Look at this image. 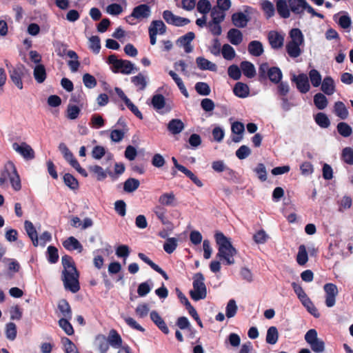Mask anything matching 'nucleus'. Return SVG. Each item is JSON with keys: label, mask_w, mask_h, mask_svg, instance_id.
Wrapping results in <instances>:
<instances>
[{"label": "nucleus", "mask_w": 353, "mask_h": 353, "mask_svg": "<svg viewBox=\"0 0 353 353\" xmlns=\"http://www.w3.org/2000/svg\"><path fill=\"white\" fill-rule=\"evenodd\" d=\"M63 270L61 280L65 290L77 293L80 290L79 274L72 256L65 254L61 258Z\"/></svg>", "instance_id": "f257e3e1"}, {"label": "nucleus", "mask_w": 353, "mask_h": 353, "mask_svg": "<svg viewBox=\"0 0 353 353\" xmlns=\"http://www.w3.org/2000/svg\"><path fill=\"white\" fill-rule=\"evenodd\" d=\"M214 239L219 245L216 257L223 259L226 265H233L234 263L233 257L237 254V250L232 245L230 239L226 237L221 232H216L214 234Z\"/></svg>", "instance_id": "f03ea898"}, {"label": "nucleus", "mask_w": 353, "mask_h": 353, "mask_svg": "<svg viewBox=\"0 0 353 353\" xmlns=\"http://www.w3.org/2000/svg\"><path fill=\"white\" fill-rule=\"evenodd\" d=\"M290 40L288 41V56L297 58L303 52L301 47L304 46V36L299 28H292L289 32Z\"/></svg>", "instance_id": "7ed1b4c3"}, {"label": "nucleus", "mask_w": 353, "mask_h": 353, "mask_svg": "<svg viewBox=\"0 0 353 353\" xmlns=\"http://www.w3.org/2000/svg\"><path fill=\"white\" fill-rule=\"evenodd\" d=\"M9 76L13 84L19 90L23 88V81H30V70L22 63H18L9 70Z\"/></svg>", "instance_id": "20e7f679"}, {"label": "nucleus", "mask_w": 353, "mask_h": 353, "mask_svg": "<svg viewBox=\"0 0 353 353\" xmlns=\"http://www.w3.org/2000/svg\"><path fill=\"white\" fill-rule=\"evenodd\" d=\"M283 74L278 67H269L268 63H262L259 68V81L263 82L268 79L274 83H279Z\"/></svg>", "instance_id": "39448f33"}, {"label": "nucleus", "mask_w": 353, "mask_h": 353, "mask_svg": "<svg viewBox=\"0 0 353 353\" xmlns=\"http://www.w3.org/2000/svg\"><path fill=\"white\" fill-rule=\"evenodd\" d=\"M204 280V276L201 272L196 273L193 276V290H190V295L195 301L206 298L207 288Z\"/></svg>", "instance_id": "423d86ee"}, {"label": "nucleus", "mask_w": 353, "mask_h": 353, "mask_svg": "<svg viewBox=\"0 0 353 353\" xmlns=\"http://www.w3.org/2000/svg\"><path fill=\"white\" fill-rule=\"evenodd\" d=\"M109 64L112 65V72L117 73L120 72L122 74H131L134 69V64L128 60L119 59L115 54H111L108 58Z\"/></svg>", "instance_id": "0eeeda50"}, {"label": "nucleus", "mask_w": 353, "mask_h": 353, "mask_svg": "<svg viewBox=\"0 0 353 353\" xmlns=\"http://www.w3.org/2000/svg\"><path fill=\"white\" fill-rule=\"evenodd\" d=\"M6 174L12 188L15 191L20 190L21 188V179L17 168L12 161H8L6 163Z\"/></svg>", "instance_id": "6e6552de"}, {"label": "nucleus", "mask_w": 353, "mask_h": 353, "mask_svg": "<svg viewBox=\"0 0 353 353\" xmlns=\"http://www.w3.org/2000/svg\"><path fill=\"white\" fill-rule=\"evenodd\" d=\"M166 26L161 20H154L148 28L150 44L154 46L157 42V34H164L166 32Z\"/></svg>", "instance_id": "1a4fd4ad"}, {"label": "nucleus", "mask_w": 353, "mask_h": 353, "mask_svg": "<svg viewBox=\"0 0 353 353\" xmlns=\"http://www.w3.org/2000/svg\"><path fill=\"white\" fill-rule=\"evenodd\" d=\"M323 290L325 293V303L326 306L328 307H333L335 305L336 297L339 293L337 286L334 283H327L324 285Z\"/></svg>", "instance_id": "9d476101"}, {"label": "nucleus", "mask_w": 353, "mask_h": 353, "mask_svg": "<svg viewBox=\"0 0 353 353\" xmlns=\"http://www.w3.org/2000/svg\"><path fill=\"white\" fill-rule=\"evenodd\" d=\"M12 148L26 160H32L35 157L34 150L25 142L21 143L20 145L17 143H14Z\"/></svg>", "instance_id": "9b49d317"}, {"label": "nucleus", "mask_w": 353, "mask_h": 353, "mask_svg": "<svg viewBox=\"0 0 353 353\" xmlns=\"http://www.w3.org/2000/svg\"><path fill=\"white\" fill-rule=\"evenodd\" d=\"M151 14V9L147 4H141L134 8L132 13L128 17L141 21L148 19Z\"/></svg>", "instance_id": "f8f14e48"}, {"label": "nucleus", "mask_w": 353, "mask_h": 353, "mask_svg": "<svg viewBox=\"0 0 353 353\" xmlns=\"http://www.w3.org/2000/svg\"><path fill=\"white\" fill-rule=\"evenodd\" d=\"M292 81L296 83L298 90L303 94L307 93L310 88L308 77L305 74H300L298 76L293 75Z\"/></svg>", "instance_id": "ddd939ff"}, {"label": "nucleus", "mask_w": 353, "mask_h": 353, "mask_svg": "<svg viewBox=\"0 0 353 353\" xmlns=\"http://www.w3.org/2000/svg\"><path fill=\"white\" fill-rule=\"evenodd\" d=\"M152 321L157 326V327L165 334H168L170 330L162 317L156 310H152L150 314Z\"/></svg>", "instance_id": "4468645a"}, {"label": "nucleus", "mask_w": 353, "mask_h": 353, "mask_svg": "<svg viewBox=\"0 0 353 353\" xmlns=\"http://www.w3.org/2000/svg\"><path fill=\"white\" fill-rule=\"evenodd\" d=\"M139 258L142 260L143 262H145L146 264H148L152 270L160 274L165 280H168L169 277L167 273L161 268L158 265L154 263L149 257H148L145 254L143 253H139L138 254Z\"/></svg>", "instance_id": "2eb2a0df"}, {"label": "nucleus", "mask_w": 353, "mask_h": 353, "mask_svg": "<svg viewBox=\"0 0 353 353\" xmlns=\"http://www.w3.org/2000/svg\"><path fill=\"white\" fill-rule=\"evenodd\" d=\"M268 40L272 48L278 49L283 45V37L276 31H270L269 32Z\"/></svg>", "instance_id": "dca6fc26"}, {"label": "nucleus", "mask_w": 353, "mask_h": 353, "mask_svg": "<svg viewBox=\"0 0 353 353\" xmlns=\"http://www.w3.org/2000/svg\"><path fill=\"white\" fill-rule=\"evenodd\" d=\"M24 227L28 236L32 241L33 245L37 247L39 245L38 234L34 225L31 221H26Z\"/></svg>", "instance_id": "f3484780"}, {"label": "nucleus", "mask_w": 353, "mask_h": 353, "mask_svg": "<svg viewBox=\"0 0 353 353\" xmlns=\"http://www.w3.org/2000/svg\"><path fill=\"white\" fill-rule=\"evenodd\" d=\"M63 246L69 251L79 250L81 252L83 247L80 242L74 236H70L63 242Z\"/></svg>", "instance_id": "a211bd4d"}, {"label": "nucleus", "mask_w": 353, "mask_h": 353, "mask_svg": "<svg viewBox=\"0 0 353 353\" xmlns=\"http://www.w3.org/2000/svg\"><path fill=\"white\" fill-rule=\"evenodd\" d=\"M227 37L230 42L234 46H238L243 41V34L236 28H231L228 32Z\"/></svg>", "instance_id": "6ab92c4d"}, {"label": "nucleus", "mask_w": 353, "mask_h": 353, "mask_svg": "<svg viewBox=\"0 0 353 353\" xmlns=\"http://www.w3.org/2000/svg\"><path fill=\"white\" fill-rule=\"evenodd\" d=\"M185 125L181 119H172L168 124V130L172 134H178L184 129Z\"/></svg>", "instance_id": "aec40b11"}, {"label": "nucleus", "mask_w": 353, "mask_h": 353, "mask_svg": "<svg viewBox=\"0 0 353 353\" xmlns=\"http://www.w3.org/2000/svg\"><path fill=\"white\" fill-rule=\"evenodd\" d=\"M249 19L246 14L240 12L234 13L232 15V23L238 28H245L248 22Z\"/></svg>", "instance_id": "412c9836"}, {"label": "nucleus", "mask_w": 353, "mask_h": 353, "mask_svg": "<svg viewBox=\"0 0 353 353\" xmlns=\"http://www.w3.org/2000/svg\"><path fill=\"white\" fill-rule=\"evenodd\" d=\"M334 113L341 119L345 120L348 117L349 112L345 105L342 101H336L334 105Z\"/></svg>", "instance_id": "4be33fe9"}, {"label": "nucleus", "mask_w": 353, "mask_h": 353, "mask_svg": "<svg viewBox=\"0 0 353 353\" xmlns=\"http://www.w3.org/2000/svg\"><path fill=\"white\" fill-rule=\"evenodd\" d=\"M107 339L110 345L114 348H119L122 345L123 340L116 330L112 329L110 331Z\"/></svg>", "instance_id": "5701e85b"}, {"label": "nucleus", "mask_w": 353, "mask_h": 353, "mask_svg": "<svg viewBox=\"0 0 353 353\" xmlns=\"http://www.w3.org/2000/svg\"><path fill=\"white\" fill-rule=\"evenodd\" d=\"M249 53L254 57H259L263 53V47L261 42L259 41H252L248 46Z\"/></svg>", "instance_id": "b1692460"}, {"label": "nucleus", "mask_w": 353, "mask_h": 353, "mask_svg": "<svg viewBox=\"0 0 353 353\" xmlns=\"http://www.w3.org/2000/svg\"><path fill=\"white\" fill-rule=\"evenodd\" d=\"M321 90L327 95H332L335 91V85L331 77H325L321 83Z\"/></svg>", "instance_id": "393cba45"}, {"label": "nucleus", "mask_w": 353, "mask_h": 353, "mask_svg": "<svg viewBox=\"0 0 353 353\" xmlns=\"http://www.w3.org/2000/svg\"><path fill=\"white\" fill-rule=\"evenodd\" d=\"M33 75L38 83H43L47 77L45 66L42 64L37 65L34 68Z\"/></svg>", "instance_id": "a878e982"}, {"label": "nucleus", "mask_w": 353, "mask_h": 353, "mask_svg": "<svg viewBox=\"0 0 353 353\" xmlns=\"http://www.w3.org/2000/svg\"><path fill=\"white\" fill-rule=\"evenodd\" d=\"M234 94L239 98H245L249 95L250 90L247 84L237 82L234 88Z\"/></svg>", "instance_id": "bb28decb"}, {"label": "nucleus", "mask_w": 353, "mask_h": 353, "mask_svg": "<svg viewBox=\"0 0 353 353\" xmlns=\"http://www.w3.org/2000/svg\"><path fill=\"white\" fill-rule=\"evenodd\" d=\"M67 56L71 59V60L68 61V65L71 71L72 72H77L80 66V62L78 60V54L74 50H69V51L67 52Z\"/></svg>", "instance_id": "cd10ccee"}, {"label": "nucleus", "mask_w": 353, "mask_h": 353, "mask_svg": "<svg viewBox=\"0 0 353 353\" xmlns=\"http://www.w3.org/2000/svg\"><path fill=\"white\" fill-rule=\"evenodd\" d=\"M67 56L71 59V60L68 61V65L71 71L72 72H77L80 66V62L78 60V54L74 50H69V51L67 52Z\"/></svg>", "instance_id": "c85d7f7f"}, {"label": "nucleus", "mask_w": 353, "mask_h": 353, "mask_svg": "<svg viewBox=\"0 0 353 353\" xmlns=\"http://www.w3.org/2000/svg\"><path fill=\"white\" fill-rule=\"evenodd\" d=\"M241 69L243 74L248 78H253L256 75V70L253 63L244 61L241 63Z\"/></svg>", "instance_id": "c756f323"}, {"label": "nucleus", "mask_w": 353, "mask_h": 353, "mask_svg": "<svg viewBox=\"0 0 353 353\" xmlns=\"http://www.w3.org/2000/svg\"><path fill=\"white\" fill-rule=\"evenodd\" d=\"M58 308L63 318L72 319V312L70 305L66 299H61L58 303Z\"/></svg>", "instance_id": "7c9ffc66"}, {"label": "nucleus", "mask_w": 353, "mask_h": 353, "mask_svg": "<svg viewBox=\"0 0 353 353\" xmlns=\"http://www.w3.org/2000/svg\"><path fill=\"white\" fill-rule=\"evenodd\" d=\"M197 66L203 70H209L210 71H215L216 66L214 63L208 61L202 57H199L196 59Z\"/></svg>", "instance_id": "2f4dec72"}, {"label": "nucleus", "mask_w": 353, "mask_h": 353, "mask_svg": "<svg viewBox=\"0 0 353 353\" xmlns=\"http://www.w3.org/2000/svg\"><path fill=\"white\" fill-rule=\"evenodd\" d=\"M314 119L316 123L322 128H327L330 125V121L324 112H318Z\"/></svg>", "instance_id": "473e14b6"}, {"label": "nucleus", "mask_w": 353, "mask_h": 353, "mask_svg": "<svg viewBox=\"0 0 353 353\" xmlns=\"http://www.w3.org/2000/svg\"><path fill=\"white\" fill-rule=\"evenodd\" d=\"M96 343L100 353H106L109 349V342L103 334H99L96 337Z\"/></svg>", "instance_id": "72a5a7b5"}, {"label": "nucleus", "mask_w": 353, "mask_h": 353, "mask_svg": "<svg viewBox=\"0 0 353 353\" xmlns=\"http://www.w3.org/2000/svg\"><path fill=\"white\" fill-rule=\"evenodd\" d=\"M303 306L307 309V312L311 314L315 318H319L321 314L319 312L317 308L315 307L312 301L309 297H307L304 300L301 301Z\"/></svg>", "instance_id": "f704fd0d"}, {"label": "nucleus", "mask_w": 353, "mask_h": 353, "mask_svg": "<svg viewBox=\"0 0 353 353\" xmlns=\"http://www.w3.org/2000/svg\"><path fill=\"white\" fill-rule=\"evenodd\" d=\"M151 104L155 110H160L165 105V99L161 94H154L152 98Z\"/></svg>", "instance_id": "c9c22d12"}, {"label": "nucleus", "mask_w": 353, "mask_h": 353, "mask_svg": "<svg viewBox=\"0 0 353 353\" xmlns=\"http://www.w3.org/2000/svg\"><path fill=\"white\" fill-rule=\"evenodd\" d=\"M308 261V255L306 248L304 245H301L299 247L298 253L296 255V262L299 265H305Z\"/></svg>", "instance_id": "e433bc0d"}, {"label": "nucleus", "mask_w": 353, "mask_h": 353, "mask_svg": "<svg viewBox=\"0 0 353 353\" xmlns=\"http://www.w3.org/2000/svg\"><path fill=\"white\" fill-rule=\"evenodd\" d=\"M139 185L140 182L138 179L129 178L123 183V190L126 192H132L138 189Z\"/></svg>", "instance_id": "4c0bfd02"}, {"label": "nucleus", "mask_w": 353, "mask_h": 353, "mask_svg": "<svg viewBox=\"0 0 353 353\" xmlns=\"http://www.w3.org/2000/svg\"><path fill=\"white\" fill-rule=\"evenodd\" d=\"M279 338L278 330L276 327L271 326L268 328L266 335V343L270 345L275 344Z\"/></svg>", "instance_id": "58836bf2"}, {"label": "nucleus", "mask_w": 353, "mask_h": 353, "mask_svg": "<svg viewBox=\"0 0 353 353\" xmlns=\"http://www.w3.org/2000/svg\"><path fill=\"white\" fill-rule=\"evenodd\" d=\"M314 103L319 110H323L327 107L328 101L326 97L319 92L314 95Z\"/></svg>", "instance_id": "ea45409f"}, {"label": "nucleus", "mask_w": 353, "mask_h": 353, "mask_svg": "<svg viewBox=\"0 0 353 353\" xmlns=\"http://www.w3.org/2000/svg\"><path fill=\"white\" fill-rule=\"evenodd\" d=\"M63 182L65 185L71 190H75L79 188V182L77 179L70 173H66L63 176Z\"/></svg>", "instance_id": "a19ab883"}, {"label": "nucleus", "mask_w": 353, "mask_h": 353, "mask_svg": "<svg viewBox=\"0 0 353 353\" xmlns=\"http://www.w3.org/2000/svg\"><path fill=\"white\" fill-rule=\"evenodd\" d=\"M47 259L50 263L54 264L59 261L58 249L53 246L49 245L47 248Z\"/></svg>", "instance_id": "79ce46f5"}, {"label": "nucleus", "mask_w": 353, "mask_h": 353, "mask_svg": "<svg viewBox=\"0 0 353 353\" xmlns=\"http://www.w3.org/2000/svg\"><path fill=\"white\" fill-rule=\"evenodd\" d=\"M152 281L149 279L145 282L140 283L137 288V293L139 296H146L151 290L152 287Z\"/></svg>", "instance_id": "37998d69"}, {"label": "nucleus", "mask_w": 353, "mask_h": 353, "mask_svg": "<svg viewBox=\"0 0 353 353\" xmlns=\"http://www.w3.org/2000/svg\"><path fill=\"white\" fill-rule=\"evenodd\" d=\"M88 169L90 172L96 175L98 181H103L107 177V172L100 165H91Z\"/></svg>", "instance_id": "c03bdc74"}, {"label": "nucleus", "mask_w": 353, "mask_h": 353, "mask_svg": "<svg viewBox=\"0 0 353 353\" xmlns=\"http://www.w3.org/2000/svg\"><path fill=\"white\" fill-rule=\"evenodd\" d=\"M225 12H222L220 8L214 6L211 10V17L213 23H221L225 19Z\"/></svg>", "instance_id": "a18cd8bd"}, {"label": "nucleus", "mask_w": 353, "mask_h": 353, "mask_svg": "<svg viewBox=\"0 0 353 353\" xmlns=\"http://www.w3.org/2000/svg\"><path fill=\"white\" fill-rule=\"evenodd\" d=\"M61 343L64 346L65 353H79L74 343L68 338L62 337Z\"/></svg>", "instance_id": "49530a36"}, {"label": "nucleus", "mask_w": 353, "mask_h": 353, "mask_svg": "<svg viewBox=\"0 0 353 353\" xmlns=\"http://www.w3.org/2000/svg\"><path fill=\"white\" fill-rule=\"evenodd\" d=\"M131 81L135 86L139 87V90H143L147 85L145 78L141 73H139L137 76L132 77Z\"/></svg>", "instance_id": "de8ad7c7"}, {"label": "nucleus", "mask_w": 353, "mask_h": 353, "mask_svg": "<svg viewBox=\"0 0 353 353\" xmlns=\"http://www.w3.org/2000/svg\"><path fill=\"white\" fill-rule=\"evenodd\" d=\"M337 131L343 137H347L352 133V129L347 123L340 122L336 126Z\"/></svg>", "instance_id": "09e8293b"}, {"label": "nucleus", "mask_w": 353, "mask_h": 353, "mask_svg": "<svg viewBox=\"0 0 353 353\" xmlns=\"http://www.w3.org/2000/svg\"><path fill=\"white\" fill-rule=\"evenodd\" d=\"M176 239L174 237L168 238L163 244V249L168 254H172L177 248Z\"/></svg>", "instance_id": "8fccbe9b"}, {"label": "nucleus", "mask_w": 353, "mask_h": 353, "mask_svg": "<svg viewBox=\"0 0 353 353\" xmlns=\"http://www.w3.org/2000/svg\"><path fill=\"white\" fill-rule=\"evenodd\" d=\"M153 212L157 218L161 221L162 224L167 225L170 223V222L167 219L165 216L166 210L161 205H157L154 208Z\"/></svg>", "instance_id": "3c124183"}, {"label": "nucleus", "mask_w": 353, "mask_h": 353, "mask_svg": "<svg viewBox=\"0 0 353 353\" xmlns=\"http://www.w3.org/2000/svg\"><path fill=\"white\" fill-rule=\"evenodd\" d=\"M175 201V196L173 192L164 193L159 198V202L163 205H172Z\"/></svg>", "instance_id": "603ef678"}, {"label": "nucleus", "mask_w": 353, "mask_h": 353, "mask_svg": "<svg viewBox=\"0 0 353 353\" xmlns=\"http://www.w3.org/2000/svg\"><path fill=\"white\" fill-rule=\"evenodd\" d=\"M70 319L61 318L59 320V325L63 330L68 335L74 334V329L72 324L69 322Z\"/></svg>", "instance_id": "864d4df0"}, {"label": "nucleus", "mask_w": 353, "mask_h": 353, "mask_svg": "<svg viewBox=\"0 0 353 353\" xmlns=\"http://www.w3.org/2000/svg\"><path fill=\"white\" fill-rule=\"evenodd\" d=\"M180 172H183L187 177H188L196 186L201 188L203 185L201 181L190 170L185 166L181 168Z\"/></svg>", "instance_id": "5fc2aeb1"}, {"label": "nucleus", "mask_w": 353, "mask_h": 353, "mask_svg": "<svg viewBox=\"0 0 353 353\" xmlns=\"http://www.w3.org/2000/svg\"><path fill=\"white\" fill-rule=\"evenodd\" d=\"M238 307L234 299H230L225 308V315L228 318L234 317L237 312Z\"/></svg>", "instance_id": "6e6d98bb"}, {"label": "nucleus", "mask_w": 353, "mask_h": 353, "mask_svg": "<svg viewBox=\"0 0 353 353\" xmlns=\"http://www.w3.org/2000/svg\"><path fill=\"white\" fill-rule=\"evenodd\" d=\"M223 58L226 60H232L235 57L234 49L229 44H224L221 50Z\"/></svg>", "instance_id": "4d7b16f0"}, {"label": "nucleus", "mask_w": 353, "mask_h": 353, "mask_svg": "<svg viewBox=\"0 0 353 353\" xmlns=\"http://www.w3.org/2000/svg\"><path fill=\"white\" fill-rule=\"evenodd\" d=\"M196 92L202 96H208L210 94L211 90L209 85L205 82H198L195 84Z\"/></svg>", "instance_id": "13d9d810"}, {"label": "nucleus", "mask_w": 353, "mask_h": 353, "mask_svg": "<svg viewBox=\"0 0 353 353\" xmlns=\"http://www.w3.org/2000/svg\"><path fill=\"white\" fill-rule=\"evenodd\" d=\"M309 77L312 85L314 87H318L321 83V75L319 72L315 69H312L309 72Z\"/></svg>", "instance_id": "bf43d9fd"}, {"label": "nucleus", "mask_w": 353, "mask_h": 353, "mask_svg": "<svg viewBox=\"0 0 353 353\" xmlns=\"http://www.w3.org/2000/svg\"><path fill=\"white\" fill-rule=\"evenodd\" d=\"M150 311V307L148 303H143L137 305L135 309L136 315L140 318L143 319L148 316Z\"/></svg>", "instance_id": "052dcab7"}, {"label": "nucleus", "mask_w": 353, "mask_h": 353, "mask_svg": "<svg viewBox=\"0 0 353 353\" xmlns=\"http://www.w3.org/2000/svg\"><path fill=\"white\" fill-rule=\"evenodd\" d=\"M341 158L345 163L353 165V149L349 147L345 148L342 151Z\"/></svg>", "instance_id": "680f3d73"}, {"label": "nucleus", "mask_w": 353, "mask_h": 353, "mask_svg": "<svg viewBox=\"0 0 353 353\" xmlns=\"http://www.w3.org/2000/svg\"><path fill=\"white\" fill-rule=\"evenodd\" d=\"M83 83L84 85L89 89L96 87L97 84V81L95 77L89 73H85L83 74Z\"/></svg>", "instance_id": "e2e57ef3"}, {"label": "nucleus", "mask_w": 353, "mask_h": 353, "mask_svg": "<svg viewBox=\"0 0 353 353\" xmlns=\"http://www.w3.org/2000/svg\"><path fill=\"white\" fill-rule=\"evenodd\" d=\"M81 112V109L75 105H68L67 108V118L70 120L76 119Z\"/></svg>", "instance_id": "0e129e2a"}, {"label": "nucleus", "mask_w": 353, "mask_h": 353, "mask_svg": "<svg viewBox=\"0 0 353 353\" xmlns=\"http://www.w3.org/2000/svg\"><path fill=\"white\" fill-rule=\"evenodd\" d=\"M6 335L7 339L13 341L17 336V326L14 323H8L6 327Z\"/></svg>", "instance_id": "69168bd1"}, {"label": "nucleus", "mask_w": 353, "mask_h": 353, "mask_svg": "<svg viewBox=\"0 0 353 353\" xmlns=\"http://www.w3.org/2000/svg\"><path fill=\"white\" fill-rule=\"evenodd\" d=\"M228 73L230 78L234 80H239L241 77V69L236 65H231L228 69Z\"/></svg>", "instance_id": "338daca9"}, {"label": "nucleus", "mask_w": 353, "mask_h": 353, "mask_svg": "<svg viewBox=\"0 0 353 353\" xmlns=\"http://www.w3.org/2000/svg\"><path fill=\"white\" fill-rule=\"evenodd\" d=\"M312 350L315 353H321L325 350V343L319 339L309 344Z\"/></svg>", "instance_id": "774afa93"}]
</instances>
